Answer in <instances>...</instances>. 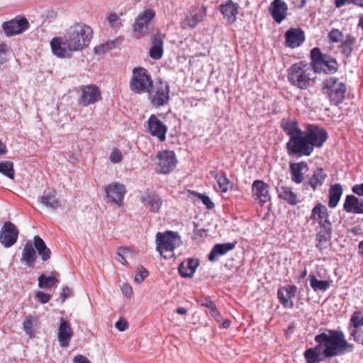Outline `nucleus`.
Instances as JSON below:
<instances>
[{"label": "nucleus", "mask_w": 363, "mask_h": 363, "mask_svg": "<svg viewBox=\"0 0 363 363\" xmlns=\"http://www.w3.org/2000/svg\"><path fill=\"white\" fill-rule=\"evenodd\" d=\"M93 37L92 28L84 23L71 26L62 38H55L50 42L54 55L59 57H70L73 52L82 51L89 46Z\"/></svg>", "instance_id": "1"}, {"label": "nucleus", "mask_w": 363, "mask_h": 363, "mask_svg": "<svg viewBox=\"0 0 363 363\" xmlns=\"http://www.w3.org/2000/svg\"><path fill=\"white\" fill-rule=\"evenodd\" d=\"M314 340L323 346L324 354L329 359L354 350V345L347 342L344 333L341 330H328L327 333L316 335Z\"/></svg>", "instance_id": "2"}, {"label": "nucleus", "mask_w": 363, "mask_h": 363, "mask_svg": "<svg viewBox=\"0 0 363 363\" xmlns=\"http://www.w3.org/2000/svg\"><path fill=\"white\" fill-rule=\"evenodd\" d=\"M316 79L312 66L306 61L295 62L287 69L288 82L300 90H307L313 87Z\"/></svg>", "instance_id": "3"}, {"label": "nucleus", "mask_w": 363, "mask_h": 363, "mask_svg": "<svg viewBox=\"0 0 363 363\" xmlns=\"http://www.w3.org/2000/svg\"><path fill=\"white\" fill-rule=\"evenodd\" d=\"M323 93L333 106H338L345 99L347 91L346 84L335 77H330L322 83Z\"/></svg>", "instance_id": "4"}, {"label": "nucleus", "mask_w": 363, "mask_h": 363, "mask_svg": "<svg viewBox=\"0 0 363 363\" xmlns=\"http://www.w3.org/2000/svg\"><path fill=\"white\" fill-rule=\"evenodd\" d=\"M157 250L166 259L174 256V249L179 246L181 238L178 233L167 230L156 235Z\"/></svg>", "instance_id": "5"}, {"label": "nucleus", "mask_w": 363, "mask_h": 363, "mask_svg": "<svg viewBox=\"0 0 363 363\" xmlns=\"http://www.w3.org/2000/svg\"><path fill=\"white\" fill-rule=\"evenodd\" d=\"M315 73L333 74L337 72L338 64L335 59L321 52L320 48L311 50V62Z\"/></svg>", "instance_id": "6"}, {"label": "nucleus", "mask_w": 363, "mask_h": 363, "mask_svg": "<svg viewBox=\"0 0 363 363\" xmlns=\"http://www.w3.org/2000/svg\"><path fill=\"white\" fill-rule=\"evenodd\" d=\"M169 85L167 82L159 79L152 83V86L147 91L148 99L153 106L160 107L168 104L169 101Z\"/></svg>", "instance_id": "7"}, {"label": "nucleus", "mask_w": 363, "mask_h": 363, "mask_svg": "<svg viewBox=\"0 0 363 363\" xmlns=\"http://www.w3.org/2000/svg\"><path fill=\"white\" fill-rule=\"evenodd\" d=\"M153 82L147 70L143 67H135L133 69L130 81V89L135 94L147 93L152 86Z\"/></svg>", "instance_id": "8"}, {"label": "nucleus", "mask_w": 363, "mask_h": 363, "mask_svg": "<svg viewBox=\"0 0 363 363\" xmlns=\"http://www.w3.org/2000/svg\"><path fill=\"white\" fill-rule=\"evenodd\" d=\"M286 149L289 155L297 157L309 156L313 152L304 131L289 138Z\"/></svg>", "instance_id": "9"}, {"label": "nucleus", "mask_w": 363, "mask_h": 363, "mask_svg": "<svg viewBox=\"0 0 363 363\" xmlns=\"http://www.w3.org/2000/svg\"><path fill=\"white\" fill-rule=\"evenodd\" d=\"M156 160L155 171L158 174H169L174 169L177 164L175 153L172 150L158 152Z\"/></svg>", "instance_id": "10"}, {"label": "nucleus", "mask_w": 363, "mask_h": 363, "mask_svg": "<svg viewBox=\"0 0 363 363\" xmlns=\"http://www.w3.org/2000/svg\"><path fill=\"white\" fill-rule=\"evenodd\" d=\"M155 16V11L147 9L138 16L133 25V35L135 38L140 39L148 34L150 22Z\"/></svg>", "instance_id": "11"}, {"label": "nucleus", "mask_w": 363, "mask_h": 363, "mask_svg": "<svg viewBox=\"0 0 363 363\" xmlns=\"http://www.w3.org/2000/svg\"><path fill=\"white\" fill-rule=\"evenodd\" d=\"M145 128L147 133L156 137L160 141L166 140L168 128L155 115L152 114L149 117L145 123Z\"/></svg>", "instance_id": "12"}, {"label": "nucleus", "mask_w": 363, "mask_h": 363, "mask_svg": "<svg viewBox=\"0 0 363 363\" xmlns=\"http://www.w3.org/2000/svg\"><path fill=\"white\" fill-rule=\"evenodd\" d=\"M101 99L99 88L94 84H89L81 87V94L78 100L79 105L88 106Z\"/></svg>", "instance_id": "13"}, {"label": "nucleus", "mask_w": 363, "mask_h": 363, "mask_svg": "<svg viewBox=\"0 0 363 363\" xmlns=\"http://www.w3.org/2000/svg\"><path fill=\"white\" fill-rule=\"evenodd\" d=\"M106 198L108 203H111L120 206L126 194V189L123 184L113 182L105 186Z\"/></svg>", "instance_id": "14"}, {"label": "nucleus", "mask_w": 363, "mask_h": 363, "mask_svg": "<svg viewBox=\"0 0 363 363\" xmlns=\"http://www.w3.org/2000/svg\"><path fill=\"white\" fill-rule=\"evenodd\" d=\"M304 132L313 151L315 147H322L328 138L327 131L316 125H310Z\"/></svg>", "instance_id": "15"}, {"label": "nucleus", "mask_w": 363, "mask_h": 363, "mask_svg": "<svg viewBox=\"0 0 363 363\" xmlns=\"http://www.w3.org/2000/svg\"><path fill=\"white\" fill-rule=\"evenodd\" d=\"M28 28L29 23L28 20L20 16L2 24V28L6 35L9 37L22 33Z\"/></svg>", "instance_id": "16"}, {"label": "nucleus", "mask_w": 363, "mask_h": 363, "mask_svg": "<svg viewBox=\"0 0 363 363\" xmlns=\"http://www.w3.org/2000/svg\"><path fill=\"white\" fill-rule=\"evenodd\" d=\"M18 230L16 225L10 221L4 223L0 230V242L6 248L13 246L17 241Z\"/></svg>", "instance_id": "17"}, {"label": "nucleus", "mask_w": 363, "mask_h": 363, "mask_svg": "<svg viewBox=\"0 0 363 363\" xmlns=\"http://www.w3.org/2000/svg\"><path fill=\"white\" fill-rule=\"evenodd\" d=\"M308 220L312 221L313 224L318 223L320 227L332 225L328 208L321 203L314 206Z\"/></svg>", "instance_id": "18"}, {"label": "nucleus", "mask_w": 363, "mask_h": 363, "mask_svg": "<svg viewBox=\"0 0 363 363\" xmlns=\"http://www.w3.org/2000/svg\"><path fill=\"white\" fill-rule=\"evenodd\" d=\"M268 9L273 20L278 24L284 21L288 16L289 7L284 0H273Z\"/></svg>", "instance_id": "19"}, {"label": "nucleus", "mask_w": 363, "mask_h": 363, "mask_svg": "<svg viewBox=\"0 0 363 363\" xmlns=\"http://www.w3.org/2000/svg\"><path fill=\"white\" fill-rule=\"evenodd\" d=\"M252 196L263 205L270 201L269 186L262 180H255L252 185Z\"/></svg>", "instance_id": "20"}, {"label": "nucleus", "mask_w": 363, "mask_h": 363, "mask_svg": "<svg viewBox=\"0 0 363 363\" xmlns=\"http://www.w3.org/2000/svg\"><path fill=\"white\" fill-rule=\"evenodd\" d=\"M297 289V286L292 284L281 286L278 289L277 297L284 308H292L294 307L292 298L296 296Z\"/></svg>", "instance_id": "21"}, {"label": "nucleus", "mask_w": 363, "mask_h": 363, "mask_svg": "<svg viewBox=\"0 0 363 363\" xmlns=\"http://www.w3.org/2000/svg\"><path fill=\"white\" fill-rule=\"evenodd\" d=\"M284 36L285 45L292 49L301 46L306 39L305 33L301 28H290Z\"/></svg>", "instance_id": "22"}, {"label": "nucleus", "mask_w": 363, "mask_h": 363, "mask_svg": "<svg viewBox=\"0 0 363 363\" xmlns=\"http://www.w3.org/2000/svg\"><path fill=\"white\" fill-rule=\"evenodd\" d=\"M72 336L73 331L69 321L60 318L57 331V339L60 346L62 347H68Z\"/></svg>", "instance_id": "23"}, {"label": "nucleus", "mask_w": 363, "mask_h": 363, "mask_svg": "<svg viewBox=\"0 0 363 363\" xmlns=\"http://www.w3.org/2000/svg\"><path fill=\"white\" fill-rule=\"evenodd\" d=\"M206 16V7L202 6L196 11H191L182 22V28H194L201 22Z\"/></svg>", "instance_id": "24"}, {"label": "nucleus", "mask_w": 363, "mask_h": 363, "mask_svg": "<svg viewBox=\"0 0 363 363\" xmlns=\"http://www.w3.org/2000/svg\"><path fill=\"white\" fill-rule=\"evenodd\" d=\"M303 357L307 363H319L329 359L324 354V349L320 344H318L313 347L305 350Z\"/></svg>", "instance_id": "25"}, {"label": "nucleus", "mask_w": 363, "mask_h": 363, "mask_svg": "<svg viewBox=\"0 0 363 363\" xmlns=\"http://www.w3.org/2000/svg\"><path fill=\"white\" fill-rule=\"evenodd\" d=\"M164 35L160 33L151 37L152 46L150 49L149 55L152 59L157 60L162 57L164 53Z\"/></svg>", "instance_id": "26"}, {"label": "nucleus", "mask_w": 363, "mask_h": 363, "mask_svg": "<svg viewBox=\"0 0 363 363\" xmlns=\"http://www.w3.org/2000/svg\"><path fill=\"white\" fill-rule=\"evenodd\" d=\"M38 200L45 206L52 210H55L60 206V202L56 197V191L54 189L48 188L45 189Z\"/></svg>", "instance_id": "27"}, {"label": "nucleus", "mask_w": 363, "mask_h": 363, "mask_svg": "<svg viewBox=\"0 0 363 363\" xmlns=\"http://www.w3.org/2000/svg\"><path fill=\"white\" fill-rule=\"evenodd\" d=\"M140 201L150 211L153 213L158 212L162 204L161 197L158 194L152 192H146L145 194L140 198Z\"/></svg>", "instance_id": "28"}, {"label": "nucleus", "mask_w": 363, "mask_h": 363, "mask_svg": "<svg viewBox=\"0 0 363 363\" xmlns=\"http://www.w3.org/2000/svg\"><path fill=\"white\" fill-rule=\"evenodd\" d=\"M199 264L196 259L188 258L181 262L178 267L180 276L183 278H191Z\"/></svg>", "instance_id": "29"}, {"label": "nucleus", "mask_w": 363, "mask_h": 363, "mask_svg": "<svg viewBox=\"0 0 363 363\" xmlns=\"http://www.w3.org/2000/svg\"><path fill=\"white\" fill-rule=\"evenodd\" d=\"M343 209L349 213L363 214V200L353 195H347Z\"/></svg>", "instance_id": "30"}, {"label": "nucleus", "mask_w": 363, "mask_h": 363, "mask_svg": "<svg viewBox=\"0 0 363 363\" xmlns=\"http://www.w3.org/2000/svg\"><path fill=\"white\" fill-rule=\"evenodd\" d=\"M291 180L296 184L303 182L304 170L308 169V164L306 162H293L289 164Z\"/></svg>", "instance_id": "31"}, {"label": "nucleus", "mask_w": 363, "mask_h": 363, "mask_svg": "<svg viewBox=\"0 0 363 363\" xmlns=\"http://www.w3.org/2000/svg\"><path fill=\"white\" fill-rule=\"evenodd\" d=\"M332 225L320 227V230L315 235V247L322 252L325 248L324 244L328 242L331 238Z\"/></svg>", "instance_id": "32"}, {"label": "nucleus", "mask_w": 363, "mask_h": 363, "mask_svg": "<svg viewBox=\"0 0 363 363\" xmlns=\"http://www.w3.org/2000/svg\"><path fill=\"white\" fill-rule=\"evenodd\" d=\"M328 175L324 169L318 167L313 171V174L308 178V182L304 185H308L313 191H315L318 187L323 185Z\"/></svg>", "instance_id": "33"}, {"label": "nucleus", "mask_w": 363, "mask_h": 363, "mask_svg": "<svg viewBox=\"0 0 363 363\" xmlns=\"http://www.w3.org/2000/svg\"><path fill=\"white\" fill-rule=\"evenodd\" d=\"M37 259L35 250L30 241H28L22 251L21 261L26 266L33 267L34 263Z\"/></svg>", "instance_id": "34"}, {"label": "nucleus", "mask_w": 363, "mask_h": 363, "mask_svg": "<svg viewBox=\"0 0 363 363\" xmlns=\"http://www.w3.org/2000/svg\"><path fill=\"white\" fill-rule=\"evenodd\" d=\"M235 246V245L231 242L215 245L208 254L209 261L216 262L219 256L225 255L228 252L232 250Z\"/></svg>", "instance_id": "35"}, {"label": "nucleus", "mask_w": 363, "mask_h": 363, "mask_svg": "<svg viewBox=\"0 0 363 363\" xmlns=\"http://www.w3.org/2000/svg\"><path fill=\"white\" fill-rule=\"evenodd\" d=\"M278 196L291 206H295L298 203L297 194L293 191L291 186H281L277 189Z\"/></svg>", "instance_id": "36"}, {"label": "nucleus", "mask_w": 363, "mask_h": 363, "mask_svg": "<svg viewBox=\"0 0 363 363\" xmlns=\"http://www.w3.org/2000/svg\"><path fill=\"white\" fill-rule=\"evenodd\" d=\"M33 245L43 262H46L50 258L51 250L47 247L44 240L39 235L34 236Z\"/></svg>", "instance_id": "37"}, {"label": "nucleus", "mask_w": 363, "mask_h": 363, "mask_svg": "<svg viewBox=\"0 0 363 363\" xmlns=\"http://www.w3.org/2000/svg\"><path fill=\"white\" fill-rule=\"evenodd\" d=\"M220 11L228 22L233 23L235 21L238 8L233 1L228 0L225 4H221Z\"/></svg>", "instance_id": "38"}, {"label": "nucleus", "mask_w": 363, "mask_h": 363, "mask_svg": "<svg viewBox=\"0 0 363 363\" xmlns=\"http://www.w3.org/2000/svg\"><path fill=\"white\" fill-rule=\"evenodd\" d=\"M343 192L342 186L340 184H335L330 186L329 189V201L328 206L334 208L337 206Z\"/></svg>", "instance_id": "39"}, {"label": "nucleus", "mask_w": 363, "mask_h": 363, "mask_svg": "<svg viewBox=\"0 0 363 363\" xmlns=\"http://www.w3.org/2000/svg\"><path fill=\"white\" fill-rule=\"evenodd\" d=\"M282 130L289 136V138L301 134L303 131L298 127L296 121L283 119L281 122Z\"/></svg>", "instance_id": "40"}, {"label": "nucleus", "mask_w": 363, "mask_h": 363, "mask_svg": "<svg viewBox=\"0 0 363 363\" xmlns=\"http://www.w3.org/2000/svg\"><path fill=\"white\" fill-rule=\"evenodd\" d=\"M197 303L203 307H206L209 309L211 315L215 318L218 322L221 320V315L218 311L216 304L208 298H203L196 300Z\"/></svg>", "instance_id": "41"}, {"label": "nucleus", "mask_w": 363, "mask_h": 363, "mask_svg": "<svg viewBox=\"0 0 363 363\" xmlns=\"http://www.w3.org/2000/svg\"><path fill=\"white\" fill-rule=\"evenodd\" d=\"M210 174L215 178L222 191L225 192L231 187V184L224 173L212 171Z\"/></svg>", "instance_id": "42"}, {"label": "nucleus", "mask_w": 363, "mask_h": 363, "mask_svg": "<svg viewBox=\"0 0 363 363\" xmlns=\"http://www.w3.org/2000/svg\"><path fill=\"white\" fill-rule=\"evenodd\" d=\"M310 284L314 291H325L330 286V281L327 280H318L314 274L309 275Z\"/></svg>", "instance_id": "43"}, {"label": "nucleus", "mask_w": 363, "mask_h": 363, "mask_svg": "<svg viewBox=\"0 0 363 363\" xmlns=\"http://www.w3.org/2000/svg\"><path fill=\"white\" fill-rule=\"evenodd\" d=\"M340 48L342 53L348 57L353 51V45L355 43V38L351 35H347L346 38L341 42Z\"/></svg>", "instance_id": "44"}, {"label": "nucleus", "mask_w": 363, "mask_h": 363, "mask_svg": "<svg viewBox=\"0 0 363 363\" xmlns=\"http://www.w3.org/2000/svg\"><path fill=\"white\" fill-rule=\"evenodd\" d=\"M0 173L9 179H13L15 171L13 163L11 161H4L0 162Z\"/></svg>", "instance_id": "45"}, {"label": "nucleus", "mask_w": 363, "mask_h": 363, "mask_svg": "<svg viewBox=\"0 0 363 363\" xmlns=\"http://www.w3.org/2000/svg\"><path fill=\"white\" fill-rule=\"evenodd\" d=\"M57 282V279L53 277H47L42 274L38 277V286L41 289L51 288Z\"/></svg>", "instance_id": "46"}, {"label": "nucleus", "mask_w": 363, "mask_h": 363, "mask_svg": "<svg viewBox=\"0 0 363 363\" xmlns=\"http://www.w3.org/2000/svg\"><path fill=\"white\" fill-rule=\"evenodd\" d=\"M349 325L354 328L363 326V313L359 311H354L350 320Z\"/></svg>", "instance_id": "47"}, {"label": "nucleus", "mask_w": 363, "mask_h": 363, "mask_svg": "<svg viewBox=\"0 0 363 363\" xmlns=\"http://www.w3.org/2000/svg\"><path fill=\"white\" fill-rule=\"evenodd\" d=\"M329 42L331 43H341L344 38V35L342 31L337 28L331 29L328 34Z\"/></svg>", "instance_id": "48"}, {"label": "nucleus", "mask_w": 363, "mask_h": 363, "mask_svg": "<svg viewBox=\"0 0 363 363\" xmlns=\"http://www.w3.org/2000/svg\"><path fill=\"white\" fill-rule=\"evenodd\" d=\"M34 324V319L31 315H28L25 318L23 323V329L26 334L29 336V337H33L34 335L33 327Z\"/></svg>", "instance_id": "49"}, {"label": "nucleus", "mask_w": 363, "mask_h": 363, "mask_svg": "<svg viewBox=\"0 0 363 363\" xmlns=\"http://www.w3.org/2000/svg\"><path fill=\"white\" fill-rule=\"evenodd\" d=\"M189 194L199 199L208 209H213L214 208L215 205L212 202L209 196L201 193L196 192L194 191H189Z\"/></svg>", "instance_id": "50"}, {"label": "nucleus", "mask_w": 363, "mask_h": 363, "mask_svg": "<svg viewBox=\"0 0 363 363\" xmlns=\"http://www.w3.org/2000/svg\"><path fill=\"white\" fill-rule=\"evenodd\" d=\"M115 43L113 41L108 42L106 43L101 44L100 45L96 46L94 48V52L97 55H102L113 49Z\"/></svg>", "instance_id": "51"}, {"label": "nucleus", "mask_w": 363, "mask_h": 363, "mask_svg": "<svg viewBox=\"0 0 363 363\" xmlns=\"http://www.w3.org/2000/svg\"><path fill=\"white\" fill-rule=\"evenodd\" d=\"M148 276V272L143 267L138 269V272L135 274L134 280L136 283L140 284Z\"/></svg>", "instance_id": "52"}, {"label": "nucleus", "mask_w": 363, "mask_h": 363, "mask_svg": "<svg viewBox=\"0 0 363 363\" xmlns=\"http://www.w3.org/2000/svg\"><path fill=\"white\" fill-rule=\"evenodd\" d=\"M349 331L350 338L356 342L361 343L362 338H361V333L359 328H354L349 325Z\"/></svg>", "instance_id": "53"}, {"label": "nucleus", "mask_w": 363, "mask_h": 363, "mask_svg": "<svg viewBox=\"0 0 363 363\" xmlns=\"http://www.w3.org/2000/svg\"><path fill=\"white\" fill-rule=\"evenodd\" d=\"M123 158V156L122 152L116 148L113 150V151L111 153L110 157H109L111 162L114 164L121 162L122 161Z\"/></svg>", "instance_id": "54"}, {"label": "nucleus", "mask_w": 363, "mask_h": 363, "mask_svg": "<svg viewBox=\"0 0 363 363\" xmlns=\"http://www.w3.org/2000/svg\"><path fill=\"white\" fill-rule=\"evenodd\" d=\"M35 297L39 302L45 304L50 300L51 296L49 294L39 291L36 292Z\"/></svg>", "instance_id": "55"}, {"label": "nucleus", "mask_w": 363, "mask_h": 363, "mask_svg": "<svg viewBox=\"0 0 363 363\" xmlns=\"http://www.w3.org/2000/svg\"><path fill=\"white\" fill-rule=\"evenodd\" d=\"M73 295L72 290L68 286H65L62 289V292L60 294V298L62 299V303H64L65 300Z\"/></svg>", "instance_id": "56"}, {"label": "nucleus", "mask_w": 363, "mask_h": 363, "mask_svg": "<svg viewBox=\"0 0 363 363\" xmlns=\"http://www.w3.org/2000/svg\"><path fill=\"white\" fill-rule=\"evenodd\" d=\"M7 52L8 46L5 43H0V65L5 62V56Z\"/></svg>", "instance_id": "57"}, {"label": "nucleus", "mask_w": 363, "mask_h": 363, "mask_svg": "<svg viewBox=\"0 0 363 363\" xmlns=\"http://www.w3.org/2000/svg\"><path fill=\"white\" fill-rule=\"evenodd\" d=\"M115 327L119 331H125L128 329V322L124 319H120L115 323Z\"/></svg>", "instance_id": "58"}, {"label": "nucleus", "mask_w": 363, "mask_h": 363, "mask_svg": "<svg viewBox=\"0 0 363 363\" xmlns=\"http://www.w3.org/2000/svg\"><path fill=\"white\" fill-rule=\"evenodd\" d=\"M128 249L126 248H120L118 252V257L117 259L119 262H121L122 264H125L127 263L126 259H125L123 255L125 254L128 252Z\"/></svg>", "instance_id": "59"}, {"label": "nucleus", "mask_w": 363, "mask_h": 363, "mask_svg": "<svg viewBox=\"0 0 363 363\" xmlns=\"http://www.w3.org/2000/svg\"><path fill=\"white\" fill-rule=\"evenodd\" d=\"M123 294L128 298H130L133 294V289L130 284H123L121 286Z\"/></svg>", "instance_id": "60"}, {"label": "nucleus", "mask_w": 363, "mask_h": 363, "mask_svg": "<svg viewBox=\"0 0 363 363\" xmlns=\"http://www.w3.org/2000/svg\"><path fill=\"white\" fill-rule=\"evenodd\" d=\"M347 233L354 235H362L363 234L362 228L360 225H356L347 230Z\"/></svg>", "instance_id": "61"}, {"label": "nucleus", "mask_w": 363, "mask_h": 363, "mask_svg": "<svg viewBox=\"0 0 363 363\" xmlns=\"http://www.w3.org/2000/svg\"><path fill=\"white\" fill-rule=\"evenodd\" d=\"M352 191L354 194L363 196V183L354 185L352 188Z\"/></svg>", "instance_id": "62"}, {"label": "nucleus", "mask_w": 363, "mask_h": 363, "mask_svg": "<svg viewBox=\"0 0 363 363\" xmlns=\"http://www.w3.org/2000/svg\"><path fill=\"white\" fill-rule=\"evenodd\" d=\"M73 362L74 363H91V361H89L87 357H86L83 355H81V354L76 355L73 358Z\"/></svg>", "instance_id": "63"}, {"label": "nucleus", "mask_w": 363, "mask_h": 363, "mask_svg": "<svg viewBox=\"0 0 363 363\" xmlns=\"http://www.w3.org/2000/svg\"><path fill=\"white\" fill-rule=\"evenodd\" d=\"M107 20L111 26H116V23L119 20V17L116 13H113L108 16Z\"/></svg>", "instance_id": "64"}]
</instances>
